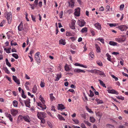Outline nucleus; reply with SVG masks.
<instances>
[{"instance_id": "obj_4", "label": "nucleus", "mask_w": 128, "mask_h": 128, "mask_svg": "<svg viewBox=\"0 0 128 128\" xmlns=\"http://www.w3.org/2000/svg\"><path fill=\"white\" fill-rule=\"evenodd\" d=\"M78 23L79 26L82 27L84 26L86 22L83 20H79L78 22Z\"/></svg>"}, {"instance_id": "obj_15", "label": "nucleus", "mask_w": 128, "mask_h": 128, "mask_svg": "<svg viewBox=\"0 0 128 128\" xmlns=\"http://www.w3.org/2000/svg\"><path fill=\"white\" fill-rule=\"evenodd\" d=\"M62 75L61 74H58L56 76V79H55V81H58L60 78L61 77Z\"/></svg>"}, {"instance_id": "obj_24", "label": "nucleus", "mask_w": 128, "mask_h": 128, "mask_svg": "<svg viewBox=\"0 0 128 128\" xmlns=\"http://www.w3.org/2000/svg\"><path fill=\"white\" fill-rule=\"evenodd\" d=\"M37 91V88L36 85H34L32 88V91L33 92L35 93Z\"/></svg>"}, {"instance_id": "obj_38", "label": "nucleus", "mask_w": 128, "mask_h": 128, "mask_svg": "<svg viewBox=\"0 0 128 128\" xmlns=\"http://www.w3.org/2000/svg\"><path fill=\"white\" fill-rule=\"evenodd\" d=\"M86 109L90 113H93V112L87 106H86Z\"/></svg>"}, {"instance_id": "obj_49", "label": "nucleus", "mask_w": 128, "mask_h": 128, "mask_svg": "<svg viewBox=\"0 0 128 128\" xmlns=\"http://www.w3.org/2000/svg\"><path fill=\"white\" fill-rule=\"evenodd\" d=\"M73 120L76 124H78L79 122L78 120L77 119H73Z\"/></svg>"}, {"instance_id": "obj_29", "label": "nucleus", "mask_w": 128, "mask_h": 128, "mask_svg": "<svg viewBox=\"0 0 128 128\" xmlns=\"http://www.w3.org/2000/svg\"><path fill=\"white\" fill-rule=\"evenodd\" d=\"M88 31V29L86 27H84L83 28L81 31L82 33H85L86 32Z\"/></svg>"}, {"instance_id": "obj_40", "label": "nucleus", "mask_w": 128, "mask_h": 128, "mask_svg": "<svg viewBox=\"0 0 128 128\" xmlns=\"http://www.w3.org/2000/svg\"><path fill=\"white\" fill-rule=\"evenodd\" d=\"M12 56L16 59H17L18 58V56L16 54H12Z\"/></svg>"}, {"instance_id": "obj_1", "label": "nucleus", "mask_w": 128, "mask_h": 128, "mask_svg": "<svg viewBox=\"0 0 128 128\" xmlns=\"http://www.w3.org/2000/svg\"><path fill=\"white\" fill-rule=\"evenodd\" d=\"M5 16L9 23L10 22L12 19V14L11 12H6L5 14Z\"/></svg>"}, {"instance_id": "obj_43", "label": "nucleus", "mask_w": 128, "mask_h": 128, "mask_svg": "<svg viewBox=\"0 0 128 128\" xmlns=\"http://www.w3.org/2000/svg\"><path fill=\"white\" fill-rule=\"evenodd\" d=\"M64 68L65 70L66 71H68L70 70V68L67 65V64H66V65L65 66Z\"/></svg>"}, {"instance_id": "obj_57", "label": "nucleus", "mask_w": 128, "mask_h": 128, "mask_svg": "<svg viewBox=\"0 0 128 128\" xmlns=\"http://www.w3.org/2000/svg\"><path fill=\"white\" fill-rule=\"evenodd\" d=\"M80 126L82 128H87L85 126V125L83 123L81 124Z\"/></svg>"}, {"instance_id": "obj_10", "label": "nucleus", "mask_w": 128, "mask_h": 128, "mask_svg": "<svg viewBox=\"0 0 128 128\" xmlns=\"http://www.w3.org/2000/svg\"><path fill=\"white\" fill-rule=\"evenodd\" d=\"M30 99H28L24 101L26 106L28 108H30V105L29 104L30 103Z\"/></svg>"}, {"instance_id": "obj_17", "label": "nucleus", "mask_w": 128, "mask_h": 128, "mask_svg": "<svg viewBox=\"0 0 128 128\" xmlns=\"http://www.w3.org/2000/svg\"><path fill=\"white\" fill-rule=\"evenodd\" d=\"M74 65L76 66H79L85 68H87V66H84L82 64H80L77 63H75Z\"/></svg>"}, {"instance_id": "obj_25", "label": "nucleus", "mask_w": 128, "mask_h": 128, "mask_svg": "<svg viewBox=\"0 0 128 128\" xmlns=\"http://www.w3.org/2000/svg\"><path fill=\"white\" fill-rule=\"evenodd\" d=\"M109 44L110 45L114 46H116L117 43L116 42L111 41L110 42Z\"/></svg>"}, {"instance_id": "obj_33", "label": "nucleus", "mask_w": 128, "mask_h": 128, "mask_svg": "<svg viewBox=\"0 0 128 128\" xmlns=\"http://www.w3.org/2000/svg\"><path fill=\"white\" fill-rule=\"evenodd\" d=\"M6 64L9 67L11 66V65L10 63L9 62L7 58L6 59Z\"/></svg>"}, {"instance_id": "obj_6", "label": "nucleus", "mask_w": 128, "mask_h": 128, "mask_svg": "<svg viewBox=\"0 0 128 128\" xmlns=\"http://www.w3.org/2000/svg\"><path fill=\"white\" fill-rule=\"evenodd\" d=\"M107 91L110 93L116 94V95H118V93L114 89H108L107 90Z\"/></svg>"}, {"instance_id": "obj_5", "label": "nucleus", "mask_w": 128, "mask_h": 128, "mask_svg": "<svg viewBox=\"0 0 128 128\" xmlns=\"http://www.w3.org/2000/svg\"><path fill=\"white\" fill-rule=\"evenodd\" d=\"M80 9L79 8H77L75 10V12L74 14L76 16H78L80 15Z\"/></svg>"}, {"instance_id": "obj_32", "label": "nucleus", "mask_w": 128, "mask_h": 128, "mask_svg": "<svg viewBox=\"0 0 128 128\" xmlns=\"http://www.w3.org/2000/svg\"><path fill=\"white\" fill-rule=\"evenodd\" d=\"M96 115L100 119L102 117V114L100 112H98L96 113Z\"/></svg>"}, {"instance_id": "obj_19", "label": "nucleus", "mask_w": 128, "mask_h": 128, "mask_svg": "<svg viewBox=\"0 0 128 128\" xmlns=\"http://www.w3.org/2000/svg\"><path fill=\"white\" fill-rule=\"evenodd\" d=\"M40 86L42 88H43L45 86V83L44 82V80L43 79L41 80Z\"/></svg>"}, {"instance_id": "obj_30", "label": "nucleus", "mask_w": 128, "mask_h": 128, "mask_svg": "<svg viewBox=\"0 0 128 128\" xmlns=\"http://www.w3.org/2000/svg\"><path fill=\"white\" fill-rule=\"evenodd\" d=\"M96 100L97 102V103L98 104H102L103 103V101L99 99H96Z\"/></svg>"}, {"instance_id": "obj_46", "label": "nucleus", "mask_w": 128, "mask_h": 128, "mask_svg": "<svg viewBox=\"0 0 128 128\" xmlns=\"http://www.w3.org/2000/svg\"><path fill=\"white\" fill-rule=\"evenodd\" d=\"M66 35L68 36H72V34L70 32H67L66 33Z\"/></svg>"}, {"instance_id": "obj_18", "label": "nucleus", "mask_w": 128, "mask_h": 128, "mask_svg": "<svg viewBox=\"0 0 128 128\" xmlns=\"http://www.w3.org/2000/svg\"><path fill=\"white\" fill-rule=\"evenodd\" d=\"M94 26L98 29H100L101 27L99 23H97L94 24Z\"/></svg>"}, {"instance_id": "obj_28", "label": "nucleus", "mask_w": 128, "mask_h": 128, "mask_svg": "<svg viewBox=\"0 0 128 128\" xmlns=\"http://www.w3.org/2000/svg\"><path fill=\"white\" fill-rule=\"evenodd\" d=\"M35 58L36 61L40 63V57L39 56H35Z\"/></svg>"}, {"instance_id": "obj_64", "label": "nucleus", "mask_w": 128, "mask_h": 128, "mask_svg": "<svg viewBox=\"0 0 128 128\" xmlns=\"http://www.w3.org/2000/svg\"><path fill=\"white\" fill-rule=\"evenodd\" d=\"M6 78L10 82H11L12 80H11L10 78L8 77V76H6Z\"/></svg>"}, {"instance_id": "obj_56", "label": "nucleus", "mask_w": 128, "mask_h": 128, "mask_svg": "<svg viewBox=\"0 0 128 128\" xmlns=\"http://www.w3.org/2000/svg\"><path fill=\"white\" fill-rule=\"evenodd\" d=\"M41 120V122L44 124L45 122V120L44 118H42V119H40Z\"/></svg>"}, {"instance_id": "obj_55", "label": "nucleus", "mask_w": 128, "mask_h": 128, "mask_svg": "<svg viewBox=\"0 0 128 128\" xmlns=\"http://www.w3.org/2000/svg\"><path fill=\"white\" fill-rule=\"evenodd\" d=\"M109 25L110 27H112L115 26L116 25V24H110Z\"/></svg>"}, {"instance_id": "obj_2", "label": "nucleus", "mask_w": 128, "mask_h": 128, "mask_svg": "<svg viewBox=\"0 0 128 128\" xmlns=\"http://www.w3.org/2000/svg\"><path fill=\"white\" fill-rule=\"evenodd\" d=\"M46 113L44 112H38L37 116L39 119H42V118L46 117Z\"/></svg>"}, {"instance_id": "obj_36", "label": "nucleus", "mask_w": 128, "mask_h": 128, "mask_svg": "<svg viewBox=\"0 0 128 128\" xmlns=\"http://www.w3.org/2000/svg\"><path fill=\"white\" fill-rule=\"evenodd\" d=\"M96 62V63L100 66H101L102 65V62L100 60L97 61Z\"/></svg>"}, {"instance_id": "obj_50", "label": "nucleus", "mask_w": 128, "mask_h": 128, "mask_svg": "<svg viewBox=\"0 0 128 128\" xmlns=\"http://www.w3.org/2000/svg\"><path fill=\"white\" fill-rule=\"evenodd\" d=\"M94 53L92 52H91L89 54L90 56L91 57V58H93L94 57Z\"/></svg>"}, {"instance_id": "obj_11", "label": "nucleus", "mask_w": 128, "mask_h": 128, "mask_svg": "<svg viewBox=\"0 0 128 128\" xmlns=\"http://www.w3.org/2000/svg\"><path fill=\"white\" fill-rule=\"evenodd\" d=\"M74 72H75L80 73L81 72H83L85 73L86 72L83 70L80 69L78 68H75L74 70Z\"/></svg>"}, {"instance_id": "obj_45", "label": "nucleus", "mask_w": 128, "mask_h": 128, "mask_svg": "<svg viewBox=\"0 0 128 128\" xmlns=\"http://www.w3.org/2000/svg\"><path fill=\"white\" fill-rule=\"evenodd\" d=\"M116 98H117L122 100H123L124 99V97H122V96H118L116 97Z\"/></svg>"}, {"instance_id": "obj_22", "label": "nucleus", "mask_w": 128, "mask_h": 128, "mask_svg": "<svg viewBox=\"0 0 128 128\" xmlns=\"http://www.w3.org/2000/svg\"><path fill=\"white\" fill-rule=\"evenodd\" d=\"M6 117L8 118L10 121L12 122L13 121V118H12V116L10 114H7L6 115Z\"/></svg>"}, {"instance_id": "obj_13", "label": "nucleus", "mask_w": 128, "mask_h": 128, "mask_svg": "<svg viewBox=\"0 0 128 128\" xmlns=\"http://www.w3.org/2000/svg\"><path fill=\"white\" fill-rule=\"evenodd\" d=\"M18 29L19 31H21L23 29V24L22 22H21L18 26Z\"/></svg>"}, {"instance_id": "obj_35", "label": "nucleus", "mask_w": 128, "mask_h": 128, "mask_svg": "<svg viewBox=\"0 0 128 128\" xmlns=\"http://www.w3.org/2000/svg\"><path fill=\"white\" fill-rule=\"evenodd\" d=\"M106 56L107 57V60L111 62L110 60V56L109 54H106Z\"/></svg>"}, {"instance_id": "obj_58", "label": "nucleus", "mask_w": 128, "mask_h": 128, "mask_svg": "<svg viewBox=\"0 0 128 128\" xmlns=\"http://www.w3.org/2000/svg\"><path fill=\"white\" fill-rule=\"evenodd\" d=\"M31 17L32 19V20L34 22H36V20H35L36 18L35 17L33 16L32 15H31Z\"/></svg>"}, {"instance_id": "obj_52", "label": "nucleus", "mask_w": 128, "mask_h": 128, "mask_svg": "<svg viewBox=\"0 0 128 128\" xmlns=\"http://www.w3.org/2000/svg\"><path fill=\"white\" fill-rule=\"evenodd\" d=\"M84 123L86 124L88 126H91V124L89 122L87 121H84Z\"/></svg>"}, {"instance_id": "obj_26", "label": "nucleus", "mask_w": 128, "mask_h": 128, "mask_svg": "<svg viewBox=\"0 0 128 128\" xmlns=\"http://www.w3.org/2000/svg\"><path fill=\"white\" fill-rule=\"evenodd\" d=\"M4 70L6 72V73L8 74H10V72L8 70L7 67H6L4 66L3 68Z\"/></svg>"}, {"instance_id": "obj_54", "label": "nucleus", "mask_w": 128, "mask_h": 128, "mask_svg": "<svg viewBox=\"0 0 128 128\" xmlns=\"http://www.w3.org/2000/svg\"><path fill=\"white\" fill-rule=\"evenodd\" d=\"M110 7L109 6L107 5L106 6V9L107 10L106 11V12L110 11Z\"/></svg>"}, {"instance_id": "obj_62", "label": "nucleus", "mask_w": 128, "mask_h": 128, "mask_svg": "<svg viewBox=\"0 0 128 128\" xmlns=\"http://www.w3.org/2000/svg\"><path fill=\"white\" fill-rule=\"evenodd\" d=\"M124 4H122L120 5V8L121 10H123L124 7Z\"/></svg>"}, {"instance_id": "obj_20", "label": "nucleus", "mask_w": 128, "mask_h": 128, "mask_svg": "<svg viewBox=\"0 0 128 128\" xmlns=\"http://www.w3.org/2000/svg\"><path fill=\"white\" fill-rule=\"evenodd\" d=\"M125 26L122 25L119 26L118 28L119 29L122 31H123L125 30Z\"/></svg>"}, {"instance_id": "obj_8", "label": "nucleus", "mask_w": 128, "mask_h": 128, "mask_svg": "<svg viewBox=\"0 0 128 128\" xmlns=\"http://www.w3.org/2000/svg\"><path fill=\"white\" fill-rule=\"evenodd\" d=\"M13 80L15 82H16L18 84H20V82L19 80L18 79L17 77L15 76H12Z\"/></svg>"}, {"instance_id": "obj_59", "label": "nucleus", "mask_w": 128, "mask_h": 128, "mask_svg": "<svg viewBox=\"0 0 128 128\" xmlns=\"http://www.w3.org/2000/svg\"><path fill=\"white\" fill-rule=\"evenodd\" d=\"M5 23V21L4 20H3L2 22L0 24V27H2L3 26V24Z\"/></svg>"}, {"instance_id": "obj_42", "label": "nucleus", "mask_w": 128, "mask_h": 128, "mask_svg": "<svg viewBox=\"0 0 128 128\" xmlns=\"http://www.w3.org/2000/svg\"><path fill=\"white\" fill-rule=\"evenodd\" d=\"M24 118V116H22L21 115H20L18 117V119L19 120H22Z\"/></svg>"}, {"instance_id": "obj_31", "label": "nucleus", "mask_w": 128, "mask_h": 128, "mask_svg": "<svg viewBox=\"0 0 128 128\" xmlns=\"http://www.w3.org/2000/svg\"><path fill=\"white\" fill-rule=\"evenodd\" d=\"M50 99L52 101H53L54 100H55V98L53 96L52 94H50Z\"/></svg>"}, {"instance_id": "obj_23", "label": "nucleus", "mask_w": 128, "mask_h": 128, "mask_svg": "<svg viewBox=\"0 0 128 128\" xmlns=\"http://www.w3.org/2000/svg\"><path fill=\"white\" fill-rule=\"evenodd\" d=\"M12 103L14 107L16 108L18 107V102L16 100H14L13 101Z\"/></svg>"}, {"instance_id": "obj_41", "label": "nucleus", "mask_w": 128, "mask_h": 128, "mask_svg": "<svg viewBox=\"0 0 128 128\" xmlns=\"http://www.w3.org/2000/svg\"><path fill=\"white\" fill-rule=\"evenodd\" d=\"M58 118L59 119L61 120H65L64 118L61 115H59L58 116Z\"/></svg>"}, {"instance_id": "obj_39", "label": "nucleus", "mask_w": 128, "mask_h": 128, "mask_svg": "<svg viewBox=\"0 0 128 128\" xmlns=\"http://www.w3.org/2000/svg\"><path fill=\"white\" fill-rule=\"evenodd\" d=\"M39 99L41 100V101L42 102L43 104H44L45 101L41 95H40V97H39Z\"/></svg>"}, {"instance_id": "obj_12", "label": "nucleus", "mask_w": 128, "mask_h": 128, "mask_svg": "<svg viewBox=\"0 0 128 128\" xmlns=\"http://www.w3.org/2000/svg\"><path fill=\"white\" fill-rule=\"evenodd\" d=\"M30 118L29 117L28 115L24 116L23 119L26 122H30V121L29 120Z\"/></svg>"}, {"instance_id": "obj_34", "label": "nucleus", "mask_w": 128, "mask_h": 128, "mask_svg": "<svg viewBox=\"0 0 128 128\" xmlns=\"http://www.w3.org/2000/svg\"><path fill=\"white\" fill-rule=\"evenodd\" d=\"M90 121L92 123L94 122L95 120V119L92 116L90 117Z\"/></svg>"}, {"instance_id": "obj_51", "label": "nucleus", "mask_w": 128, "mask_h": 128, "mask_svg": "<svg viewBox=\"0 0 128 128\" xmlns=\"http://www.w3.org/2000/svg\"><path fill=\"white\" fill-rule=\"evenodd\" d=\"M98 81L100 82V84L104 87V83L103 82L100 80H98Z\"/></svg>"}, {"instance_id": "obj_60", "label": "nucleus", "mask_w": 128, "mask_h": 128, "mask_svg": "<svg viewBox=\"0 0 128 128\" xmlns=\"http://www.w3.org/2000/svg\"><path fill=\"white\" fill-rule=\"evenodd\" d=\"M112 54L114 55H116L118 54H119V53L118 52H114L112 53Z\"/></svg>"}, {"instance_id": "obj_48", "label": "nucleus", "mask_w": 128, "mask_h": 128, "mask_svg": "<svg viewBox=\"0 0 128 128\" xmlns=\"http://www.w3.org/2000/svg\"><path fill=\"white\" fill-rule=\"evenodd\" d=\"M90 94L89 95V96L90 97H92L94 95V93L92 92V91L90 90Z\"/></svg>"}, {"instance_id": "obj_21", "label": "nucleus", "mask_w": 128, "mask_h": 128, "mask_svg": "<svg viewBox=\"0 0 128 128\" xmlns=\"http://www.w3.org/2000/svg\"><path fill=\"white\" fill-rule=\"evenodd\" d=\"M66 42L64 40L61 39L59 40V44H62L63 45H65L66 44Z\"/></svg>"}, {"instance_id": "obj_16", "label": "nucleus", "mask_w": 128, "mask_h": 128, "mask_svg": "<svg viewBox=\"0 0 128 128\" xmlns=\"http://www.w3.org/2000/svg\"><path fill=\"white\" fill-rule=\"evenodd\" d=\"M68 3L69 5H70L72 7H73L74 4V0H69Z\"/></svg>"}, {"instance_id": "obj_53", "label": "nucleus", "mask_w": 128, "mask_h": 128, "mask_svg": "<svg viewBox=\"0 0 128 128\" xmlns=\"http://www.w3.org/2000/svg\"><path fill=\"white\" fill-rule=\"evenodd\" d=\"M112 76V78H114L115 80L116 81H117L118 80V78L115 76H114L113 75H111Z\"/></svg>"}, {"instance_id": "obj_44", "label": "nucleus", "mask_w": 128, "mask_h": 128, "mask_svg": "<svg viewBox=\"0 0 128 128\" xmlns=\"http://www.w3.org/2000/svg\"><path fill=\"white\" fill-rule=\"evenodd\" d=\"M22 96L24 98H26V96L25 95L24 92L23 90H22Z\"/></svg>"}, {"instance_id": "obj_27", "label": "nucleus", "mask_w": 128, "mask_h": 128, "mask_svg": "<svg viewBox=\"0 0 128 128\" xmlns=\"http://www.w3.org/2000/svg\"><path fill=\"white\" fill-rule=\"evenodd\" d=\"M95 46L96 48V51L98 52H100V47L98 46V44H95Z\"/></svg>"}, {"instance_id": "obj_61", "label": "nucleus", "mask_w": 128, "mask_h": 128, "mask_svg": "<svg viewBox=\"0 0 128 128\" xmlns=\"http://www.w3.org/2000/svg\"><path fill=\"white\" fill-rule=\"evenodd\" d=\"M104 10V8L103 6L101 7L100 8L99 11H103Z\"/></svg>"}, {"instance_id": "obj_47", "label": "nucleus", "mask_w": 128, "mask_h": 128, "mask_svg": "<svg viewBox=\"0 0 128 128\" xmlns=\"http://www.w3.org/2000/svg\"><path fill=\"white\" fill-rule=\"evenodd\" d=\"M96 40L100 41L103 44H104V40L103 39L100 38H98L96 39Z\"/></svg>"}, {"instance_id": "obj_37", "label": "nucleus", "mask_w": 128, "mask_h": 128, "mask_svg": "<svg viewBox=\"0 0 128 128\" xmlns=\"http://www.w3.org/2000/svg\"><path fill=\"white\" fill-rule=\"evenodd\" d=\"M106 128H114V126L110 124H107L106 125Z\"/></svg>"}, {"instance_id": "obj_7", "label": "nucleus", "mask_w": 128, "mask_h": 128, "mask_svg": "<svg viewBox=\"0 0 128 128\" xmlns=\"http://www.w3.org/2000/svg\"><path fill=\"white\" fill-rule=\"evenodd\" d=\"M76 21L75 20H72L71 22V24L70 25V27L72 29L75 28V24Z\"/></svg>"}, {"instance_id": "obj_14", "label": "nucleus", "mask_w": 128, "mask_h": 128, "mask_svg": "<svg viewBox=\"0 0 128 128\" xmlns=\"http://www.w3.org/2000/svg\"><path fill=\"white\" fill-rule=\"evenodd\" d=\"M58 110H62L64 109L65 107L62 104H59L58 106Z\"/></svg>"}, {"instance_id": "obj_9", "label": "nucleus", "mask_w": 128, "mask_h": 128, "mask_svg": "<svg viewBox=\"0 0 128 128\" xmlns=\"http://www.w3.org/2000/svg\"><path fill=\"white\" fill-rule=\"evenodd\" d=\"M116 41L118 42H123L125 40L124 38H116Z\"/></svg>"}, {"instance_id": "obj_3", "label": "nucleus", "mask_w": 128, "mask_h": 128, "mask_svg": "<svg viewBox=\"0 0 128 128\" xmlns=\"http://www.w3.org/2000/svg\"><path fill=\"white\" fill-rule=\"evenodd\" d=\"M10 112L11 114L14 116H15L18 113L17 110L14 109H11Z\"/></svg>"}, {"instance_id": "obj_63", "label": "nucleus", "mask_w": 128, "mask_h": 128, "mask_svg": "<svg viewBox=\"0 0 128 128\" xmlns=\"http://www.w3.org/2000/svg\"><path fill=\"white\" fill-rule=\"evenodd\" d=\"M63 14V12L61 11L60 12V18H62V15Z\"/></svg>"}]
</instances>
